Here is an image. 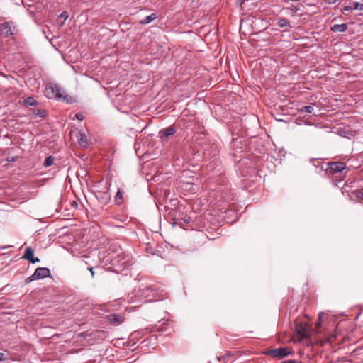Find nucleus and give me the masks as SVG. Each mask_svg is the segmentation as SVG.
Masks as SVG:
<instances>
[{"mask_svg": "<svg viewBox=\"0 0 363 363\" xmlns=\"http://www.w3.org/2000/svg\"><path fill=\"white\" fill-rule=\"evenodd\" d=\"M111 256V264L117 270L123 271L128 269L133 264L132 258L125 255L123 250L118 247L108 253Z\"/></svg>", "mask_w": 363, "mask_h": 363, "instance_id": "1", "label": "nucleus"}, {"mask_svg": "<svg viewBox=\"0 0 363 363\" xmlns=\"http://www.w3.org/2000/svg\"><path fill=\"white\" fill-rule=\"evenodd\" d=\"M45 95L49 99H57L67 103L71 102V101L68 99V96L65 95L61 88L56 84H50L46 86Z\"/></svg>", "mask_w": 363, "mask_h": 363, "instance_id": "2", "label": "nucleus"}, {"mask_svg": "<svg viewBox=\"0 0 363 363\" xmlns=\"http://www.w3.org/2000/svg\"><path fill=\"white\" fill-rule=\"evenodd\" d=\"M346 169L345 162L340 161L330 162L327 163L325 173L328 177H333L335 174L342 173Z\"/></svg>", "mask_w": 363, "mask_h": 363, "instance_id": "3", "label": "nucleus"}, {"mask_svg": "<svg viewBox=\"0 0 363 363\" xmlns=\"http://www.w3.org/2000/svg\"><path fill=\"white\" fill-rule=\"evenodd\" d=\"M264 355L270 356L277 359H282L293 353V350L289 347H279L275 349H268L262 352Z\"/></svg>", "mask_w": 363, "mask_h": 363, "instance_id": "4", "label": "nucleus"}, {"mask_svg": "<svg viewBox=\"0 0 363 363\" xmlns=\"http://www.w3.org/2000/svg\"><path fill=\"white\" fill-rule=\"evenodd\" d=\"M50 277V269L47 267H38L35 269V272L30 277H27L25 283L29 284L33 281L46 278Z\"/></svg>", "mask_w": 363, "mask_h": 363, "instance_id": "5", "label": "nucleus"}, {"mask_svg": "<svg viewBox=\"0 0 363 363\" xmlns=\"http://www.w3.org/2000/svg\"><path fill=\"white\" fill-rule=\"evenodd\" d=\"M347 185H345L343 189L345 191L347 192L350 199L354 202H358L360 201H363V189H355L352 191H348L346 189Z\"/></svg>", "mask_w": 363, "mask_h": 363, "instance_id": "6", "label": "nucleus"}, {"mask_svg": "<svg viewBox=\"0 0 363 363\" xmlns=\"http://www.w3.org/2000/svg\"><path fill=\"white\" fill-rule=\"evenodd\" d=\"M22 258L28 260L30 263L33 264L40 262L39 258L34 257V250L31 247H26L24 250V255H23Z\"/></svg>", "mask_w": 363, "mask_h": 363, "instance_id": "7", "label": "nucleus"}, {"mask_svg": "<svg viewBox=\"0 0 363 363\" xmlns=\"http://www.w3.org/2000/svg\"><path fill=\"white\" fill-rule=\"evenodd\" d=\"M176 133V129L173 126H169L162 129L159 132L160 137L162 142L168 140L169 138Z\"/></svg>", "mask_w": 363, "mask_h": 363, "instance_id": "8", "label": "nucleus"}, {"mask_svg": "<svg viewBox=\"0 0 363 363\" xmlns=\"http://www.w3.org/2000/svg\"><path fill=\"white\" fill-rule=\"evenodd\" d=\"M106 319L108 320V321L109 323H111V324L116 325H118L122 323L125 320L123 315H122L121 314H116V313H111V314L107 315Z\"/></svg>", "mask_w": 363, "mask_h": 363, "instance_id": "9", "label": "nucleus"}, {"mask_svg": "<svg viewBox=\"0 0 363 363\" xmlns=\"http://www.w3.org/2000/svg\"><path fill=\"white\" fill-rule=\"evenodd\" d=\"M295 330L296 333L300 336L301 339L307 337L309 335L308 330L306 328V325L303 324L297 323L296 322Z\"/></svg>", "mask_w": 363, "mask_h": 363, "instance_id": "10", "label": "nucleus"}, {"mask_svg": "<svg viewBox=\"0 0 363 363\" xmlns=\"http://www.w3.org/2000/svg\"><path fill=\"white\" fill-rule=\"evenodd\" d=\"M1 30L4 32L6 36L13 35L12 28L9 22H4L1 24Z\"/></svg>", "mask_w": 363, "mask_h": 363, "instance_id": "11", "label": "nucleus"}, {"mask_svg": "<svg viewBox=\"0 0 363 363\" xmlns=\"http://www.w3.org/2000/svg\"><path fill=\"white\" fill-rule=\"evenodd\" d=\"M347 29L346 23L335 24L330 28L333 32H345Z\"/></svg>", "mask_w": 363, "mask_h": 363, "instance_id": "12", "label": "nucleus"}, {"mask_svg": "<svg viewBox=\"0 0 363 363\" xmlns=\"http://www.w3.org/2000/svg\"><path fill=\"white\" fill-rule=\"evenodd\" d=\"M78 143L82 147H86L88 146L89 143L87 140V137L84 133H79Z\"/></svg>", "mask_w": 363, "mask_h": 363, "instance_id": "13", "label": "nucleus"}, {"mask_svg": "<svg viewBox=\"0 0 363 363\" xmlns=\"http://www.w3.org/2000/svg\"><path fill=\"white\" fill-rule=\"evenodd\" d=\"M157 17V14L153 13L151 15L146 16L144 19L140 21L139 23L141 25H145V24L150 23L153 20L156 19Z\"/></svg>", "mask_w": 363, "mask_h": 363, "instance_id": "14", "label": "nucleus"}, {"mask_svg": "<svg viewBox=\"0 0 363 363\" xmlns=\"http://www.w3.org/2000/svg\"><path fill=\"white\" fill-rule=\"evenodd\" d=\"M233 353H231L230 352H228L222 357H218V359L219 361H223L224 363H231L232 361L230 360V359L233 357Z\"/></svg>", "mask_w": 363, "mask_h": 363, "instance_id": "15", "label": "nucleus"}, {"mask_svg": "<svg viewBox=\"0 0 363 363\" xmlns=\"http://www.w3.org/2000/svg\"><path fill=\"white\" fill-rule=\"evenodd\" d=\"M123 192L118 189L114 199L116 205H121L123 202Z\"/></svg>", "mask_w": 363, "mask_h": 363, "instance_id": "16", "label": "nucleus"}, {"mask_svg": "<svg viewBox=\"0 0 363 363\" xmlns=\"http://www.w3.org/2000/svg\"><path fill=\"white\" fill-rule=\"evenodd\" d=\"M277 26L280 28L290 27V21L285 18H281L277 21Z\"/></svg>", "mask_w": 363, "mask_h": 363, "instance_id": "17", "label": "nucleus"}, {"mask_svg": "<svg viewBox=\"0 0 363 363\" xmlns=\"http://www.w3.org/2000/svg\"><path fill=\"white\" fill-rule=\"evenodd\" d=\"M23 104L26 106H33L37 105V101L33 97H27L24 99Z\"/></svg>", "mask_w": 363, "mask_h": 363, "instance_id": "18", "label": "nucleus"}, {"mask_svg": "<svg viewBox=\"0 0 363 363\" xmlns=\"http://www.w3.org/2000/svg\"><path fill=\"white\" fill-rule=\"evenodd\" d=\"M54 160H55V157L53 156L50 155V156L46 157L44 161L43 166L45 167H48L51 166Z\"/></svg>", "mask_w": 363, "mask_h": 363, "instance_id": "19", "label": "nucleus"}, {"mask_svg": "<svg viewBox=\"0 0 363 363\" xmlns=\"http://www.w3.org/2000/svg\"><path fill=\"white\" fill-rule=\"evenodd\" d=\"M313 111L314 108L312 106H305L300 109L301 113H306L308 114L313 113Z\"/></svg>", "mask_w": 363, "mask_h": 363, "instance_id": "20", "label": "nucleus"}, {"mask_svg": "<svg viewBox=\"0 0 363 363\" xmlns=\"http://www.w3.org/2000/svg\"><path fill=\"white\" fill-rule=\"evenodd\" d=\"M351 6H352V10H356V9L362 10L363 9V4L359 2L351 3Z\"/></svg>", "mask_w": 363, "mask_h": 363, "instance_id": "21", "label": "nucleus"}, {"mask_svg": "<svg viewBox=\"0 0 363 363\" xmlns=\"http://www.w3.org/2000/svg\"><path fill=\"white\" fill-rule=\"evenodd\" d=\"M75 118L79 120V121H83L84 118V115L82 113H77L76 115H75Z\"/></svg>", "mask_w": 363, "mask_h": 363, "instance_id": "22", "label": "nucleus"}, {"mask_svg": "<svg viewBox=\"0 0 363 363\" xmlns=\"http://www.w3.org/2000/svg\"><path fill=\"white\" fill-rule=\"evenodd\" d=\"M320 320H321V316H320V315H318V322L317 323L316 326H315L316 330L318 331H319V329L320 328Z\"/></svg>", "mask_w": 363, "mask_h": 363, "instance_id": "23", "label": "nucleus"}, {"mask_svg": "<svg viewBox=\"0 0 363 363\" xmlns=\"http://www.w3.org/2000/svg\"><path fill=\"white\" fill-rule=\"evenodd\" d=\"M7 359V355L5 353L0 352V361Z\"/></svg>", "mask_w": 363, "mask_h": 363, "instance_id": "24", "label": "nucleus"}, {"mask_svg": "<svg viewBox=\"0 0 363 363\" xmlns=\"http://www.w3.org/2000/svg\"><path fill=\"white\" fill-rule=\"evenodd\" d=\"M352 11V6H345L343 8V11Z\"/></svg>", "mask_w": 363, "mask_h": 363, "instance_id": "25", "label": "nucleus"}, {"mask_svg": "<svg viewBox=\"0 0 363 363\" xmlns=\"http://www.w3.org/2000/svg\"><path fill=\"white\" fill-rule=\"evenodd\" d=\"M290 9L294 12H296L299 10V8L296 6L292 5L291 7L290 8Z\"/></svg>", "mask_w": 363, "mask_h": 363, "instance_id": "26", "label": "nucleus"}, {"mask_svg": "<svg viewBox=\"0 0 363 363\" xmlns=\"http://www.w3.org/2000/svg\"><path fill=\"white\" fill-rule=\"evenodd\" d=\"M88 270H89V271H90L91 274V277H92V278H94V268H93L92 267H89V268H88Z\"/></svg>", "mask_w": 363, "mask_h": 363, "instance_id": "27", "label": "nucleus"}, {"mask_svg": "<svg viewBox=\"0 0 363 363\" xmlns=\"http://www.w3.org/2000/svg\"><path fill=\"white\" fill-rule=\"evenodd\" d=\"M61 17H63L65 19H67L68 18V15H67V12H63L61 14Z\"/></svg>", "mask_w": 363, "mask_h": 363, "instance_id": "28", "label": "nucleus"}, {"mask_svg": "<svg viewBox=\"0 0 363 363\" xmlns=\"http://www.w3.org/2000/svg\"><path fill=\"white\" fill-rule=\"evenodd\" d=\"M154 289L152 286H147L145 289V291H152Z\"/></svg>", "mask_w": 363, "mask_h": 363, "instance_id": "29", "label": "nucleus"}, {"mask_svg": "<svg viewBox=\"0 0 363 363\" xmlns=\"http://www.w3.org/2000/svg\"><path fill=\"white\" fill-rule=\"evenodd\" d=\"M71 204L72 206H75V207H77L78 205L75 201H73Z\"/></svg>", "mask_w": 363, "mask_h": 363, "instance_id": "30", "label": "nucleus"}, {"mask_svg": "<svg viewBox=\"0 0 363 363\" xmlns=\"http://www.w3.org/2000/svg\"><path fill=\"white\" fill-rule=\"evenodd\" d=\"M38 115L40 116V117H43L44 116V113L43 112H40V113H38Z\"/></svg>", "mask_w": 363, "mask_h": 363, "instance_id": "31", "label": "nucleus"}, {"mask_svg": "<svg viewBox=\"0 0 363 363\" xmlns=\"http://www.w3.org/2000/svg\"><path fill=\"white\" fill-rule=\"evenodd\" d=\"M238 1L240 2V4L242 5L245 0H238Z\"/></svg>", "mask_w": 363, "mask_h": 363, "instance_id": "32", "label": "nucleus"}, {"mask_svg": "<svg viewBox=\"0 0 363 363\" xmlns=\"http://www.w3.org/2000/svg\"><path fill=\"white\" fill-rule=\"evenodd\" d=\"M335 1H336V0H330V1H329V2H330V3H332V2H333V3H334V2H335Z\"/></svg>", "mask_w": 363, "mask_h": 363, "instance_id": "33", "label": "nucleus"}, {"mask_svg": "<svg viewBox=\"0 0 363 363\" xmlns=\"http://www.w3.org/2000/svg\"><path fill=\"white\" fill-rule=\"evenodd\" d=\"M190 218H188L187 220H185L186 223H189Z\"/></svg>", "mask_w": 363, "mask_h": 363, "instance_id": "34", "label": "nucleus"}, {"mask_svg": "<svg viewBox=\"0 0 363 363\" xmlns=\"http://www.w3.org/2000/svg\"><path fill=\"white\" fill-rule=\"evenodd\" d=\"M158 330H164V328H160Z\"/></svg>", "mask_w": 363, "mask_h": 363, "instance_id": "35", "label": "nucleus"}]
</instances>
